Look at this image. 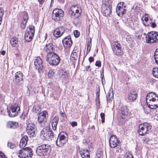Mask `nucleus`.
<instances>
[{"label": "nucleus", "mask_w": 158, "mask_h": 158, "mask_svg": "<svg viewBox=\"0 0 158 158\" xmlns=\"http://www.w3.org/2000/svg\"><path fill=\"white\" fill-rule=\"evenodd\" d=\"M19 41V39L16 37H13L10 40V43L12 46L15 47L17 46Z\"/></svg>", "instance_id": "29"}, {"label": "nucleus", "mask_w": 158, "mask_h": 158, "mask_svg": "<svg viewBox=\"0 0 158 158\" xmlns=\"http://www.w3.org/2000/svg\"><path fill=\"white\" fill-rule=\"evenodd\" d=\"M4 14L3 9L2 8H0V25L1 24L2 22V17Z\"/></svg>", "instance_id": "39"}, {"label": "nucleus", "mask_w": 158, "mask_h": 158, "mask_svg": "<svg viewBox=\"0 0 158 158\" xmlns=\"http://www.w3.org/2000/svg\"><path fill=\"white\" fill-rule=\"evenodd\" d=\"M146 101L149 107L155 109L158 107V95L154 92L148 93L147 95Z\"/></svg>", "instance_id": "1"}, {"label": "nucleus", "mask_w": 158, "mask_h": 158, "mask_svg": "<svg viewBox=\"0 0 158 158\" xmlns=\"http://www.w3.org/2000/svg\"><path fill=\"white\" fill-rule=\"evenodd\" d=\"M27 22L26 21H23L22 23H21V27L23 29L25 28Z\"/></svg>", "instance_id": "46"}, {"label": "nucleus", "mask_w": 158, "mask_h": 158, "mask_svg": "<svg viewBox=\"0 0 158 158\" xmlns=\"http://www.w3.org/2000/svg\"><path fill=\"white\" fill-rule=\"evenodd\" d=\"M121 116L126 115L128 113L127 107L126 106L122 107L120 109Z\"/></svg>", "instance_id": "31"}, {"label": "nucleus", "mask_w": 158, "mask_h": 158, "mask_svg": "<svg viewBox=\"0 0 158 158\" xmlns=\"http://www.w3.org/2000/svg\"><path fill=\"white\" fill-rule=\"evenodd\" d=\"M61 77L63 78H66L67 77V75L66 72H64V74L61 75Z\"/></svg>", "instance_id": "51"}, {"label": "nucleus", "mask_w": 158, "mask_h": 158, "mask_svg": "<svg viewBox=\"0 0 158 158\" xmlns=\"http://www.w3.org/2000/svg\"><path fill=\"white\" fill-rule=\"evenodd\" d=\"M90 68V66H87L86 67V71H88L89 69V68Z\"/></svg>", "instance_id": "62"}, {"label": "nucleus", "mask_w": 158, "mask_h": 158, "mask_svg": "<svg viewBox=\"0 0 158 158\" xmlns=\"http://www.w3.org/2000/svg\"><path fill=\"white\" fill-rule=\"evenodd\" d=\"M40 136L43 140H51L54 138V133L50 127L46 126L41 131Z\"/></svg>", "instance_id": "3"}, {"label": "nucleus", "mask_w": 158, "mask_h": 158, "mask_svg": "<svg viewBox=\"0 0 158 158\" xmlns=\"http://www.w3.org/2000/svg\"><path fill=\"white\" fill-rule=\"evenodd\" d=\"M121 3L118 4L117 7L116 13L119 16L123 15V14L126 12V10L125 9V7L124 6V8L123 7V5L122 6L121 5Z\"/></svg>", "instance_id": "18"}, {"label": "nucleus", "mask_w": 158, "mask_h": 158, "mask_svg": "<svg viewBox=\"0 0 158 158\" xmlns=\"http://www.w3.org/2000/svg\"><path fill=\"white\" fill-rule=\"evenodd\" d=\"M22 149L20 150L18 156L20 158H28V155H26Z\"/></svg>", "instance_id": "32"}, {"label": "nucleus", "mask_w": 158, "mask_h": 158, "mask_svg": "<svg viewBox=\"0 0 158 158\" xmlns=\"http://www.w3.org/2000/svg\"><path fill=\"white\" fill-rule=\"evenodd\" d=\"M101 11L103 15L106 17L111 13V6L108 2H106L102 5Z\"/></svg>", "instance_id": "10"}, {"label": "nucleus", "mask_w": 158, "mask_h": 158, "mask_svg": "<svg viewBox=\"0 0 158 158\" xmlns=\"http://www.w3.org/2000/svg\"><path fill=\"white\" fill-rule=\"evenodd\" d=\"M65 32L64 28L62 27L57 28L53 32V35L56 38L60 37Z\"/></svg>", "instance_id": "17"}, {"label": "nucleus", "mask_w": 158, "mask_h": 158, "mask_svg": "<svg viewBox=\"0 0 158 158\" xmlns=\"http://www.w3.org/2000/svg\"><path fill=\"white\" fill-rule=\"evenodd\" d=\"M23 75L20 71H18L15 73V79L17 83H19L23 80Z\"/></svg>", "instance_id": "19"}, {"label": "nucleus", "mask_w": 158, "mask_h": 158, "mask_svg": "<svg viewBox=\"0 0 158 158\" xmlns=\"http://www.w3.org/2000/svg\"><path fill=\"white\" fill-rule=\"evenodd\" d=\"M151 26L152 28H154L156 26V24L155 23H152L151 22Z\"/></svg>", "instance_id": "56"}, {"label": "nucleus", "mask_w": 158, "mask_h": 158, "mask_svg": "<svg viewBox=\"0 0 158 158\" xmlns=\"http://www.w3.org/2000/svg\"><path fill=\"white\" fill-rule=\"evenodd\" d=\"M105 114L104 113H102L100 114V117L102 119V123L105 122Z\"/></svg>", "instance_id": "47"}, {"label": "nucleus", "mask_w": 158, "mask_h": 158, "mask_svg": "<svg viewBox=\"0 0 158 158\" xmlns=\"http://www.w3.org/2000/svg\"><path fill=\"white\" fill-rule=\"evenodd\" d=\"M101 76H102L101 77L102 81V82L103 77H104V74H101Z\"/></svg>", "instance_id": "61"}, {"label": "nucleus", "mask_w": 158, "mask_h": 158, "mask_svg": "<svg viewBox=\"0 0 158 158\" xmlns=\"http://www.w3.org/2000/svg\"><path fill=\"white\" fill-rule=\"evenodd\" d=\"M89 60L90 63H91L94 61V59L93 57L90 56L89 58Z\"/></svg>", "instance_id": "52"}, {"label": "nucleus", "mask_w": 158, "mask_h": 158, "mask_svg": "<svg viewBox=\"0 0 158 158\" xmlns=\"http://www.w3.org/2000/svg\"><path fill=\"white\" fill-rule=\"evenodd\" d=\"M112 48L114 53L118 55L121 52V48L120 44L117 41L114 42L113 44Z\"/></svg>", "instance_id": "14"}, {"label": "nucleus", "mask_w": 158, "mask_h": 158, "mask_svg": "<svg viewBox=\"0 0 158 158\" xmlns=\"http://www.w3.org/2000/svg\"><path fill=\"white\" fill-rule=\"evenodd\" d=\"M81 155L82 158H89V153L87 150H84L81 152Z\"/></svg>", "instance_id": "30"}, {"label": "nucleus", "mask_w": 158, "mask_h": 158, "mask_svg": "<svg viewBox=\"0 0 158 158\" xmlns=\"http://www.w3.org/2000/svg\"><path fill=\"white\" fill-rule=\"evenodd\" d=\"M68 135L66 132H63L60 133L56 141V145L59 147L64 146L68 141Z\"/></svg>", "instance_id": "6"}, {"label": "nucleus", "mask_w": 158, "mask_h": 158, "mask_svg": "<svg viewBox=\"0 0 158 158\" xmlns=\"http://www.w3.org/2000/svg\"><path fill=\"white\" fill-rule=\"evenodd\" d=\"M62 43L63 46L65 48H70L73 43L71 36L69 35L65 37L62 40Z\"/></svg>", "instance_id": "16"}, {"label": "nucleus", "mask_w": 158, "mask_h": 158, "mask_svg": "<svg viewBox=\"0 0 158 158\" xmlns=\"http://www.w3.org/2000/svg\"><path fill=\"white\" fill-rule=\"evenodd\" d=\"M79 132L80 133V134L81 135H82L83 134V131L82 129H81L79 131Z\"/></svg>", "instance_id": "60"}, {"label": "nucleus", "mask_w": 158, "mask_h": 158, "mask_svg": "<svg viewBox=\"0 0 158 158\" xmlns=\"http://www.w3.org/2000/svg\"><path fill=\"white\" fill-rule=\"evenodd\" d=\"M100 99H99V97H96V104L97 103H98V106H100Z\"/></svg>", "instance_id": "50"}, {"label": "nucleus", "mask_w": 158, "mask_h": 158, "mask_svg": "<svg viewBox=\"0 0 158 158\" xmlns=\"http://www.w3.org/2000/svg\"><path fill=\"white\" fill-rule=\"evenodd\" d=\"M113 22L115 24H118L119 23V21H118V20L116 19H114L113 21Z\"/></svg>", "instance_id": "55"}, {"label": "nucleus", "mask_w": 158, "mask_h": 158, "mask_svg": "<svg viewBox=\"0 0 158 158\" xmlns=\"http://www.w3.org/2000/svg\"><path fill=\"white\" fill-rule=\"evenodd\" d=\"M95 65L98 67H100L101 65V63L100 61H97L96 62V63L95 64Z\"/></svg>", "instance_id": "49"}, {"label": "nucleus", "mask_w": 158, "mask_h": 158, "mask_svg": "<svg viewBox=\"0 0 158 158\" xmlns=\"http://www.w3.org/2000/svg\"><path fill=\"white\" fill-rule=\"evenodd\" d=\"M48 115V114L46 111H43L42 113L39 114L38 117V120L40 123H43V125L47 121V116Z\"/></svg>", "instance_id": "13"}, {"label": "nucleus", "mask_w": 158, "mask_h": 158, "mask_svg": "<svg viewBox=\"0 0 158 158\" xmlns=\"http://www.w3.org/2000/svg\"><path fill=\"white\" fill-rule=\"evenodd\" d=\"M22 150L24 151V153H26V155H28V158L29 157L31 158L33 155L32 151L31 148L29 147H26L24 148H22Z\"/></svg>", "instance_id": "25"}, {"label": "nucleus", "mask_w": 158, "mask_h": 158, "mask_svg": "<svg viewBox=\"0 0 158 158\" xmlns=\"http://www.w3.org/2000/svg\"><path fill=\"white\" fill-rule=\"evenodd\" d=\"M44 50L46 51L48 53H54L53 52L55 50L53 45L52 43H50L46 45L44 47Z\"/></svg>", "instance_id": "22"}, {"label": "nucleus", "mask_w": 158, "mask_h": 158, "mask_svg": "<svg viewBox=\"0 0 158 158\" xmlns=\"http://www.w3.org/2000/svg\"><path fill=\"white\" fill-rule=\"evenodd\" d=\"M151 127L149 123L145 122L143 124L141 123L139 126L138 133L140 135H144L148 131L151 129Z\"/></svg>", "instance_id": "7"}, {"label": "nucleus", "mask_w": 158, "mask_h": 158, "mask_svg": "<svg viewBox=\"0 0 158 158\" xmlns=\"http://www.w3.org/2000/svg\"><path fill=\"white\" fill-rule=\"evenodd\" d=\"M64 15L63 11L59 9H54L52 14V19L56 22H58L61 20Z\"/></svg>", "instance_id": "9"}, {"label": "nucleus", "mask_w": 158, "mask_h": 158, "mask_svg": "<svg viewBox=\"0 0 158 158\" xmlns=\"http://www.w3.org/2000/svg\"><path fill=\"white\" fill-rule=\"evenodd\" d=\"M6 51L4 50H3L1 52V54L2 55L4 56L5 55Z\"/></svg>", "instance_id": "59"}, {"label": "nucleus", "mask_w": 158, "mask_h": 158, "mask_svg": "<svg viewBox=\"0 0 158 158\" xmlns=\"http://www.w3.org/2000/svg\"><path fill=\"white\" fill-rule=\"evenodd\" d=\"M151 20H150L148 19V15L147 14H145L144 16V20L143 21V24L146 26H148L151 24Z\"/></svg>", "instance_id": "28"}, {"label": "nucleus", "mask_w": 158, "mask_h": 158, "mask_svg": "<svg viewBox=\"0 0 158 158\" xmlns=\"http://www.w3.org/2000/svg\"><path fill=\"white\" fill-rule=\"evenodd\" d=\"M99 94H100V90L99 89L98 91H97L96 93V95L97 97H99Z\"/></svg>", "instance_id": "57"}, {"label": "nucleus", "mask_w": 158, "mask_h": 158, "mask_svg": "<svg viewBox=\"0 0 158 158\" xmlns=\"http://www.w3.org/2000/svg\"><path fill=\"white\" fill-rule=\"evenodd\" d=\"M28 34H26L24 36V38L26 41L27 42H29L31 41L32 39L33 38H30L31 37H29Z\"/></svg>", "instance_id": "38"}, {"label": "nucleus", "mask_w": 158, "mask_h": 158, "mask_svg": "<svg viewBox=\"0 0 158 158\" xmlns=\"http://www.w3.org/2000/svg\"><path fill=\"white\" fill-rule=\"evenodd\" d=\"M54 74V72L53 70H50L48 73V76L49 78L52 77Z\"/></svg>", "instance_id": "44"}, {"label": "nucleus", "mask_w": 158, "mask_h": 158, "mask_svg": "<svg viewBox=\"0 0 158 158\" xmlns=\"http://www.w3.org/2000/svg\"><path fill=\"white\" fill-rule=\"evenodd\" d=\"M60 114L62 115V117H64V116H63V115H64V113L63 112H60Z\"/></svg>", "instance_id": "64"}, {"label": "nucleus", "mask_w": 158, "mask_h": 158, "mask_svg": "<svg viewBox=\"0 0 158 158\" xmlns=\"http://www.w3.org/2000/svg\"><path fill=\"white\" fill-rule=\"evenodd\" d=\"M59 122V118L57 117H55L52 120V126L53 130H55L56 129L57 125Z\"/></svg>", "instance_id": "26"}, {"label": "nucleus", "mask_w": 158, "mask_h": 158, "mask_svg": "<svg viewBox=\"0 0 158 158\" xmlns=\"http://www.w3.org/2000/svg\"><path fill=\"white\" fill-rule=\"evenodd\" d=\"M35 33V27L32 25L30 26L26 34H28L30 38H33Z\"/></svg>", "instance_id": "24"}, {"label": "nucleus", "mask_w": 158, "mask_h": 158, "mask_svg": "<svg viewBox=\"0 0 158 158\" xmlns=\"http://www.w3.org/2000/svg\"><path fill=\"white\" fill-rule=\"evenodd\" d=\"M119 140L115 135H112L109 140V143L110 147L111 148H114L117 146Z\"/></svg>", "instance_id": "15"}, {"label": "nucleus", "mask_w": 158, "mask_h": 158, "mask_svg": "<svg viewBox=\"0 0 158 158\" xmlns=\"http://www.w3.org/2000/svg\"><path fill=\"white\" fill-rule=\"evenodd\" d=\"M18 126V123L17 122L14 121H9L7 124V127L8 128H15Z\"/></svg>", "instance_id": "27"}, {"label": "nucleus", "mask_w": 158, "mask_h": 158, "mask_svg": "<svg viewBox=\"0 0 158 158\" xmlns=\"http://www.w3.org/2000/svg\"><path fill=\"white\" fill-rule=\"evenodd\" d=\"M34 64L35 68L39 73H42L44 71L43 63L42 60L39 57H37L34 60Z\"/></svg>", "instance_id": "11"}, {"label": "nucleus", "mask_w": 158, "mask_h": 158, "mask_svg": "<svg viewBox=\"0 0 158 158\" xmlns=\"http://www.w3.org/2000/svg\"><path fill=\"white\" fill-rule=\"evenodd\" d=\"M32 111L33 112L39 113L41 111V108L39 105H35L33 107Z\"/></svg>", "instance_id": "33"}, {"label": "nucleus", "mask_w": 158, "mask_h": 158, "mask_svg": "<svg viewBox=\"0 0 158 158\" xmlns=\"http://www.w3.org/2000/svg\"><path fill=\"white\" fill-rule=\"evenodd\" d=\"M39 2L40 3V4H41L43 3L45 0H38Z\"/></svg>", "instance_id": "58"}, {"label": "nucleus", "mask_w": 158, "mask_h": 158, "mask_svg": "<svg viewBox=\"0 0 158 158\" xmlns=\"http://www.w3.org/2000/svg\"><path fill=\"white\" fill-rule=\"evenodd\" d=\"M28 16L27 13H26L23 16V21H26L27 22L28 19Z\"/></svg>", "instance_id": "43"}, {"label": "nucleus", "mask_w": 158, "mask_h": 158, "mask_svg": "<svg viewBox=\"0 0 158 158\" xmlns=\"http://www.w3.org/2000/svg\"><path fill=\"white\" fill-rule=\"evenodd\" d=\"M124 156L125 158H134L131 152H128L126 153Z\"/></svg>", "instance_id": "41"}, {"label": "nucleus", "mask_w": 158, "mask_h": 158, "mask_svg": "<svg viewBox=\"0 0 158 158\" xmlns=\"http://www.w3.org/2000/svg\"><path fill=\"white\" fill-rule=\"evenodd\" d=\"M78 52V50H77V49L74 48L71 55V56H72V57L71 58H73V60H75V58L77 56V55Z\"/></svg>", "instance_id": "35"}, {"label": "nucleus", "mask_w": 158, "mask_h": 158, "mask_svg": "<svg viewBox=\"0 0 158 158\" xmlns=\"http://www.w3.org/2000/svg\"><path fill=\"white\" fill-rule=\"evenodd\" d=\"M46 57L47 61L52 65H57L60 62L59 56L55 53H48Z\"/></svg>", "instance_id": "4"}, {"label": "nucleus", "mask_w": 158, "mask_h": 158, "mask_svg": "<svg viewBox=\"0 0 158 158\" xmlns=\"http://www.w3.org/2000/svg\"><path fill=\"white\" fill-rule=\"evenodd\" d=\"M154 59L156 63H158V53L155 52L154 54Z\"/></svg>", "instance_id": "45"}, {"label": "nucleus", "mask_w": 158, "mask_h": 158, "mask_svg": "<svg viewBox=\"0 0 158 158\" xmlns=\"http://www.w3.org/2000/svg\"><path fill=\"white\" fill-rule=\"evenodd\" d=\"M0 158H5V155L3 153L0 152Z\"/></svg>", "instance_id": "53"}, {"label": "nucleus", "mask_w": 158, "mask_h": 158, "mask_svg": "<svg viewBox=\"0 0 158 158\" xmlns=\"http://www.w3.org/2000/svg\"><path fill=\"white\" fill-rule=\"evenodd\" d=\"M74 35L76 37H78L80 35V33L77 30H75L73 32Z\"/></svg>", "instance_id": "48"}, {"label": "nucleus", "mask_w": 158, "mask_h": 158, "mask_svg": "<svg viewBox=\"0 0 158 158\" xmlns=\"http://www.w3.org/2000/svg\"><path fill=\"white\" fill-rule=\"evenodd\" d=\"M7 145L8 147L10 149H13L15 147V144L10 142H8Z\"/></svg>", "instance_id": "42"}, {"label": "nucleus", "mask_w": 158, "mask_h": 158, "mask_svg": "<svg viewBox=\"0 0 158 158\" xmlns=\"http://www.w3.org/2000/svg\"><path fill=\"white\" fill-rule=\"evenodd\" d=\"M47 33H46V34H45V37H45V40H46V39H47Z\"/></svg>", "instance_id": "63"}, {"label": "nucleus", "mask_w": 158, "mask_h": 158, "mask_svg": "<svg viewBox=\"0 0 158 158\" xmlns=\"http://www.w3.org/2000/svg\"><path fill=\"white\" fill-rule=\"evenodd\" d=\"M137 96V94L135 91H132L128 95V99L131 102L135 100Z\"/></svg>", "instance_id": "21"}, {"label": "nucleus", "mask_w": 158, "mask_h": 158, "mask_svg": "<svg viewBox=\"0 0 158 158\" xmlns=\"http://www.w3.org/2000/svg\"><path fill=\"white\" fill-rule=\"evenodd\" d=\"M153 33V36L155 43L158 41V32L155 31H152Z\"/></svg>", "instance_id": "37"}, {"label": "nucleus", "mask_w": 158, "mask_h": 158, "mask_svg": "<svg viewBox=\"0 0 158 158\" xmlns=\"http://www.w3.org/2000/svg\"><path fill=\"white\" fill-rule=\"evenodd\" d=\"M71 125L73 127H74L77 125V123L76 122H73L71 123Z\"/></svg>", "instance_id": "54"}, {"label": "nucleus", "mask_w": 158, "mask_h": 158, "mask_svg": "<svg viewBox=\"0 0 158 158\" xmlns=\"http://www.w3.org/2000/svg\"><path fill=\"white\" fill-rule=\"evenodd\" d=\"M152 73L155 77L158 78V68L155 67L153 69Z\"/></svg>", "instance_id": "36"}, {"label": "nucleus", "mask_w": 158, "mask_h": 158, "mask_svg": "<svg viewBox=\"0 0 158 158\" xmlns=\"http://www.w3.org/2000/svg\"><path fill=\"white\" fill-rule=\"evenodd\" d=\"M153 33L151 32H148L145 36V40L146 43H155L153 36Z\"/></svg>", "instance_id": "20"}, {"label": "nucleus", "mask_w": 158, "mask_h": 158, "mask_svg": "<svg viewBox=\"0 0 158 158\" xmlns=\"http://www.w3.org/2000/svg\"><path fill=\"white\" fill-rule=\"evenodd\" d=\"M108 95L106 96L107 101L110 102L111 101L112 99H113V92H111V93L109 92L108 94Z\"/></svg>", "instance_id": "34"}, {"label": "nucleus", "mask_w": 158, "mask_h": 158, "mask_svg": "<svg viewBox=\"0 0 158 158\" xmlns=\"http://www.w3.org/2000/svg\"><path fill=\"white\" fill-rule=\"evenodd\" d=\"M36 127L33 123H28L27 127V131L28 135L31 137L35 136V130Z\"/></svg>", "instance_id": "12"}, {"label": "nucleus", "mask_w": 158, "mask_h": 158, "mask_svg": "<svg viewBox=\"0 0 158 158\" xmlns=\"http://www.w3.org/2000/svg\"><path fill=\"white\" fill-rule=\"evenodd\" d=\"M81 12V8L77 7L76 5L72 6L69 11V13L71 15L73 21L74 18L75 19L77 18L80 16Z\"/></svg>", "instance_id": "8"}, {"label": "nucleus", "mask_w": 158, "mask_h": 158, "mask_svg": "<svg viewBox=\"0 0 158 158\" xmlns=\"http://www.w3.org/2000/svg\"><path fill=\"white\" fill-rule=\"evenodd\" d=\"M51 151V147L48 144H43L38 146L36 148L37 154L40 156L48 155Z\"/></svg>", "instance_id": "2"}, {"label": "nucleus", "mask_w": 158, "mask_h": 158, "mask_svg": "<svg viewBox=\"0 0 158 158\" xmlns=\"http://www.w3.org/2000/svg\"><path fill=\"white\" fill-rule=\"evenodd\" d=\"M91 40L90 39V41H88L87 42V49H88L89 48V51H86V53H89L90 50L91 48Z\"/></svg>", "instance_id": "40"}, {"label": "nucleus", "mask_w": 158, "mask_h": 158, "mask_svg": "<svg viewBox=\"0 0 158 158\" xmlns=\"http://www.w3.org/2000/svg\"><path fill=\"white\" fill-rule=\"evenodd\" d=\"M9 115L11 117H14L20 112V108L18 103H15L12 104L10 107L7 108Z\"/></svg>", "instance_id": "5"}, {"label": "nucleus", "mask_w": 158, "mask_h": 158, "mask_svg": "<svg viewBox=\"0 0 158 158\" xmlns=\"http://www.w3.org/2000/svg\"><path fill=\"white\" fill-rule=\"evenodd\" d=\"M28 137L27 135H24L22 138L19 143V147L22 148L24 147L27 144Z\"/></svg>", "instance_id": "23"}]
</instances>
